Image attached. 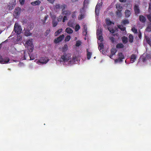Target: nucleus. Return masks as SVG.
Returning <instances> with one entry per match:
<instances>
[{"mask_svg": "<svg viewBox=\"0 0 151 151\" xmlns=\"http://www.w3.org/2000/svg\"><path fill=\"white\" fill-rule=\"evenodd\" d=\"M13 31L17 33V37L19 36L22 31L21 26L17 23H15Z\"/></svg>", "mask_w": 151, "mask_h": 151, "instance_id": "obj_1", "label": "nucleus"}, {"mask_svg": "<svg viewBox=\"0 0 151 151\" xmlns=\"http://www.w3.org/2000/svg\"><path fill=\"white\" fill-rule=\"evenodd\" d=\"M25 46L30 52H32L33 50V45L32 40H29L27 41L25 43Z\"/></svg>", "mask_w": 151, "mask_h": 151, "instance_id": "obj_2", "label": "nucleus"}, {"mask_svg": "<svg viewBox=\"0 0 151 151\" xmlns=\"http://www.w3.org/2000/svg\"><path fill=\"white\" fill-rule=\"evenodd\" d=\"M70 58V55L64 53L63 55H62L60 59V61L65 62H68Z\"/></svg>", "mask_w": 151, "mask_h": 151, "instance_id": "obj_3", "label": "nucleus"}, {"mask_svg": "<svg viewBox=\"0 0 151 151\" xmlns=\"http://www.w3.org/2000/svg\"><path fill=\"white\" fill-rule=\"evenodd\" d=\"M118 58L117 59H116L114 60L115 63L118 62H122L123 61V59L124 58V57L122 52H119L118 54Z\"/></svg>", "mask_w": 151, "mask_h": 151, "instance_id": "obj_4", "label": "nucleus"}, {"mask_svg": "<svg viewBox=\"0 0 151 151\" xmlns=\"http://www.w3.org/2000/svg\"><path fill=\"white\" fill-rule=\"evenodd\" d=\"M21 9L20 8L16 7L14 12L13 15L15 18H17L20 14Z\"/></svg>", "mask_w": 151, "mask_h": 151, "instance_id": "obj_5", "label": "nucleus"}, {"mask_svg": "<svg viewBox=\"0 0 151 151\" xmlns=\"http://www.w3.org/2000/svg\"><path fill=\"white\" fill-rule=\"evenodd\" d=\"M10 61V59L9 58L6 57L3 59L2 58V56L0 55V63L1 64H7Z\"/></svg>", "mask_w": 151, "mask_h": 151, "instance_id": "obj_6", "label": "nucleus"}, {"mask_svg": "<svg viewBox=\"0 0 151 151\" xmlns=\"http://www.w3.org/2000/svg\"><path fill=\"white\" fill-rule=\"evenodd\" d=\"M66 5H65V4H63L60 5V4H58L55 5V8H54V9H61L62 12L66 8Z\"/></svg>", "mask_w": 151, "mask_h": 151, "instance_id": "obj_7", "label": "nucleus"}, {"mask_svg": "<svg viewBox=\"0 0 151 151\" xmlns=\"http://www.w3.org/2000/svg\"><path fill=\"white\" fill-rule=\"evenodd\" d=\"M64 37V35L63 34L62 35L55 39L54 41V42L55 44H57L63 40Z\"/></svg>", "mask_w": 151, "mask_h": 151, "instance_id": "obj_8", "label": "nucleus"}, {"mask_svg": "<svg viewBox=\"0 0 151 151\" xmlns=\"http://www.w3.org/2000/svg\"><path fill=\"white\" fill-rule=\"evenodd\" d=\"M15 5L16 1L13 0L11 2L9 3V4L8 5L7 7L9 10H11L14 8Z\"/></svg>", "mask_w": 151, "mask_h": 151, "instance_id": "obj_9", "label": "nucleus"}, {"mask_svg": "<svg viewBox=\"0 0 151 151\" xmlns=\"http://www.w3.org/2000/svg\"><path fill=\"white\" fill-rule=\"evenodd\" d=\"M49 60V59H48L47 58L42 57L40 58L38 61L41 64H45L48 62Z\"/></svg>", "mask_w": 151, "mask_h": 151, "instance_id": "obj_10", "label": "nucleus"}, {"mask_svg": "<svg viewBox=\"0 0 151 151\" xmlns=\"http://www.w3.org/2000/svg\"><path fill=\"white\" fill-rule=\"evenodd\" d=\"M134 11L135 14L137 15L139 14L140 12V10L138 6L137 5H135L134 6Z\"/></svg>", "mask_w": 151, "mask_h": 151, "instance_id": "obj_11", "label": "nucleus"}, {"mask_svg": "<svg viewBox=\"0 0 151 151\" xmlns=\"http://www.w3.org/2000/svg\"><path fill=\"white\" fill-rule=\"evenodd\" d=\"M151 3L149 4V12L150 13V14L147 15V19L150 22H151V0H150Z\"/></svg>", "mask_w": 151, "mask_h": 151, "instance_id": "obj_12", "label": "nucleus"}, {"mask_svg": "<svg viewBox=\"0 0 151 151\" xmlns=\"http://www.w3.org/2000/svg\"><path fill=\"white\" fill-rule=\"evenodd\" d=\"M139 18L140 21L143 23H145L146 20V17L142 15H140Z\"/></svg>", "mask_w": 151, "mask_h": 151, "instance_id": "obj_13", "label": "nucleus"}, {"mask_svg": "<svg viewBox=\"0 0 151 151\" xmlns=\"http://www.w3.org/2000/svg\"><path fill=\"white\" fill-rule=\"evenodd\" d=\"M62 14L65 15V16H68L70 14L71 12L68 10H64L62 12Z\"/></svg>", "mask_w": 151, "mask_h": 151, "instance_id": "obj_14", "label": "nucleus"}, {"mask_svg": "<svg viewBox=\"0 0 151 151\" xmlns=\"http://www.w3.org/2000/svg\"><path fill=\"white\" fill-rule=\"evenodd\" d=\"M124 14H125V17L126 18H128L130 16L131 14V12L128 9H126L125 11V12H124Z\"/></svg>", "mask_w": 151, "mask_h": 151, "instance_id": "obj_15", "label": "nucleus"}, {"mask_svg": "<svg viewBox=\"0 0 151 151\" xmlns=\"http://www.w3.org/2000/svg\"><path fill=\"white\" fill-rule=\"evenodd\" d=\"M30 30L26 28V29L25 30V32H24V34L26 36H31L32 35V33L30 32Z\"/></svg>", "mask_w": 151, "mask_h": 151, "instance_id": "obj_16", "label": "nucleus"}, {"mask_svg": "<svg viewBox=\"0 0 151 151\" xmlns=\"http://www.w3.org/2000/svg\"><path fill=\"white\" fill-rule=\"evenodd\" d=\"M40 3L41 1H40L39 0H37L36 1L31 2V4L33 6H36L40 5Z\"/></svg>", "mask_w": 151, "mask_h": 151, "instance_id": "obj_17", "label": "nucleus"}, {"mask_svg": "<svg viewBox=\"0 0 151 151\" xmlns=\"http://www.w3.org/2000/svg\"><path fill=\"white\" fill-rule=\"evenodd\" d=\"M137 58V56L135 54H132L131 56L130 59L131 61H132V63H133L135 62V60Z\"/></svg>", "mask_w": 151, "mask_h": 151, "instance_id": "obj_18", "label": "nucleus"}, {"mask_svg": "<svg viewBox=\"0 0 151 151\" xmlns=\"http://www.w3.org/2000/svg\"><path fill=\"white\" fill-rule=\"evenodd\" d=\"M34 27V24L33 23H29L27 24V29L31 30Z\"/></svg>", "mask_w": 151, "mask_h": 151, "instance_id": "obj_19", "label": "nucleus"}, {"mask_svg": "<svg viewBox=\"0 0 151 151\" xmlns=\"http://www.w3.org/2000/svg\"><path fill=\"white\" fill-rule=\"evenodd\" d=\"M122 41L123 44H126L128 42V38L127 37L123 36L122 38Z\"/></svg>", "mask_w": 151, "mask_h": 151, "instance_id": "obj_20", "label": "nucleus"}, {"mask_svg": "<svg viewBox=\"0 0 151 151\" xmlns=\"http://www.w3.org/2000/svg\"><path fill=\"white\" fill-rule=\"evenodd\" d=\"M68 25L70 27H73L74 26V21L70 20L68 23Z\"/></svg>", "mask_w": 151, "mask_h": 151, "instance_id": "obj_21", "label": "nucleus"}, {"mask_svg": "<svg viewBox=\"0 0 151 151\" xmlns=\"http://www.w3.org/2000/svg\"><path fill=\"white\" fill-rule=\"evenodd\" d=\"M106 22L107 25L108 26L111 25V24H114V23L112 21H110V19L108 18H107L106 19Z\"/></svg>", "mask_w": 151, "mask_h": 151, "instance_id": "obj_22", "label": "nucleus"}, {"mask_svg": "<svg viewBox=\"0 0 151 151\" xmlns=\"http://www.w3.org/2000/svg\"><path fill=\"white\" fill-rule=\"evenodd\" d=\"M134 37L131 34L129 35L128 37L129 41L131 43H132L133 42Z\"/></svg>", "mask_w": 151, "mask_h": 151, "instance_id": "obj_23", "label": "nucleus"}, {"mask_svg": "<svg viewBox=\"0 0 151 151\" xmlns=\"http://www.w3.org/2000/svg\"><path fill=\"white\" fill-rule=\"evenodd\" d=\"M63 31V29L62 28L58 29L55 32V36H57L61 32H62Z\"/></svg>", "mask_w": 151, "mask_h": 151, "instance_id": "obj_24", "label": "nucleus"}, {"mask_svg": "<svg viewBox=\"0 0 151 151\" xmlns=\"http://www.w3.org/2000/svg\"><path fill=\"white\" fill-rule=\"evenodd\" d=\"M65 32L69 34H70L73 33V31L70 28H67L65 29Z\"/></svg>", "mask_w": 151, "mask_h": 151, "instance_id": "obj_25", "label": "nucleus"}, {"mask_svg": "<svg viewBox=\"0 0 151 151\" xmlns=\"http://www.w3.org/2000/svg\"><path fill=\"white\" fill-rule=\"evenodd\" d=\"M86 51H87V59L89 60L90 59L91 57L92 52H89L88 49L86 50Z\"/></svg>", "mask_w": 151, "mask_h": 151, "instance_id": "obj_26", "label": "nucleus"}, {"mask_svg": "<svg viewBox=\"0 0 151 151\" xmlns=\"http://www.w3.org/2000/svg\"><path fill=\"white\" fill-rule=\"evenodd\" d=\"M122 11H119V10H117L116 12V14L117 17L119 18H120L122 17Z\"/></svg>", "mask_w": 151, "mask_h": 151, "instance_id": "obj_27", "label": "nucleus"}, {"mask_svg": "<svg viewBox=\"0 0 151 151\" xmlns=\"http://www.w3.org/2000/svg\"><path fill=\"white\" fill-rule=\"evenodd\" d=\"M116 8L117 9V10L122 11V7L121 5L119 4H116Z\"/></svg>", "mask_w": 151, "mask_h": 151, "instance_id": "obj_28", "label": "nucleus"}, {"mask_svg": "<svg viewBox=\"0 0 151 151\" xmlns=\"http://www.w3.org/2000/svg\"><path fill=\"white\" fill-rule=\"evenodd\" d=\"M117 27L119 29L122 31H124L126 30V27H124L122 25H118Z\"/></svg>", "mask_w": 151, "mask_h": 151, "instance_id": "obj_29", "label": "nucleus"}, {"mask_svg": "<svg viewBox=\"0 0 151 151\" xmlns=\"http://www.w3.org/2000/svg\"><path fill=\"white\" fill-rule=\"evenodd\" d=\"M58 23V21H56V19L53 20L52 21V26L53 27H55Z\"/></svg>", "mask_w": 151, "mask_h": 151, "instance_id": "obj_30", "label": "nucleus"}, {"mask_svg": "<svg viewBox=\"0 0 151 151\" xmlns=\"http://www.w3.org/2000/svg\"><path fill=\"white\" fill-rule=\"evenodd\" d=\"M68 49V46L65 44L62 47V50L63 52H65Z\"/></svg>", "mask_w": 151, "mask_h": 151, "instance_id": "obj_31", "label": "nucleus"}, {"mask_svg": "<svg viewBox=\"0 0 151 151\" xmlns=\"http://www.w3.org/2000/svg\"><path fill=\"white\" fill-rule=\"evenodd\" d=\"M124 47L123 45L121 43H119L116 46V47L118 48H122Z\"/></svg>", "mask_w": 151, "mask_h": 151, "instance_id": "obj_32", "label": "nucleus"}, {"mask_svg": "<svg viewBox=\"0 0 151 151\" xmlns=\"http://www.w3.org/2000/svg\"><path fill=\"white\" fill-rule=\"evenodd\" d=\"M117 50L116 49L114 48H112L111 50V54L114 55L115 54Z\"/></svg>", "mask_w": 151, "mask_h": 151, "instance_id": "obj_33", "label": "nucleus"}, {"mask_svg": "<svg viewBox=\"0 0 151 151\" xmlns=\"http://www.w3.org/2000/svg\"><path fill=\"white\" fill-rule=\"evenodd\" d=\"M129 23V21L128 19H125L122 21V25H126Z\"/></svg>", "mask_w": 151, "mask_h": 151, "instance_id": "obj_34", "label": "nucleus"}, {"mask_svg": "<svg viewBox=\"0 0 151 151\" xmlns=\"http://www.w3.org/2000/svg\"><path fill=\"white\" fill-rule=\"evenodd\" d=\"M85 16V14H80L78 17V19L80 20L84 18Z\"/></svg>", "mask_w": 151, "mask_h": 151, "instance_id": "obj_35", "label": "nucleus"}, {"mask_svg": "<svg viewBox=\"0 0 151 151\" xmlns=\"http://www.w3.org/2000/svg\"><path fill=\"white\" fill-rule=\"evenodd\" d=\"M28 55L29 56L30 59L29 60H33L35 59V55L34 54L28 53Z\"/></svg>", "mask_w": 151, "mask_h": 151, "instance_id": "obj_36", "label": "nucleus"}, {"mask_svg": "<svg viewBox=\"0 0 151 151\" xmlns=\"http://www.w3.org/2000/svg\"><path fill=\"white\" fill-rule=\"evenodd\" d=\"M97 37L99 40L100 42H102L103 41V38L102 35H97Z\"/></svg>", "mask_w": 151, "mask_h": 151, "instance_id": "obj_37", "label": "nucleus"}, {"mask_svg": "<svg viewBox=\"0 0 151 151\" xmlns=\"http://www.w3.org/2000/svg\"><path fill=\"white\" fill-rule=\"evenodd\" d=\"M104 45L102 43H100L98 46V48L99 50H101L103 49Z\"/></svg>", "mask_w": 151, "mask_h": 151, "instance_id": "obj_38", "label": "nucleus"}, {"mask_svg": "<svg viewBox=\"0 0 151 151\" xmlns=\"http://www.w3.org/2000/svg\"><path fill=\"white\" fill-rule=\"evenodd\" d=\"M50 18L52 20L56 19V16L54 14H52L51 13H50Z\"/></svg>", "mask_w": 151, "mask_h": 151, "instance_id": "obj_39", "label": "nucleus"}, {"mask_svg": "<svg viewBox=\"0 0 151 151\" xmlns=\"http://www.w3.org/2000/svg\"><path fill=\"white\" fill-rule=\"evenodd\" d=\"M80 28V27L79 24H77L75 27V31L77 32Z\"/></svg>", "mask_w": 151, "mask_h": 151, "instance_id": "obj_40", "label": "nucleus"}, {"mask_svg": "<svg viewBox=\"0 0 151 151\" xmlns=\"http://www.w3.org/2000/svg\"><path fill=\"white\" fill-rule=\"evenodd\" d=\"M77 13L76 11H74L72 13V15H71V17L73 19H75L76 18V14Z\"/></svg>", "mask_w": 151, "mask_h": 151, "instance_id": "obj_41", "label": "nucleus"}, {"mask_svg": "<svg viewBox=\"0 0 151 151\" xmlns=\"http://www.w3.org/2000/svg\"><path fill=\"white\" fill-rule=\"evenodd\" d=\"M102 35V32L101 29H98L97 31V35Z\"/></svg>", "mask_w": 151, "mask_h": 151, "instance_id": "obj_42", "label": "nucleus"}, {"mask_svg": "<svg viewBox=\"0 0 151 151\" xmlns=\"http://www.w3.org/2000/svg\"><path fill=\"white\" fill-rule=\"evenodd\" d=\"M70 39V35H68L65 37V42H68L69 41Z\"/></svg>", "mask_w": 151, "mask_h": 151, "instance_id": "obj_43", "label": "nucleus"}, {"mask_svg": "<svg viewBox=\"0 0 151 151\" xmlns=\"http://www.w3.org/2000/svg\"><path fill=\"white\" fill-rule=\"evenodd\" d=\"M63 19V16L62 15H60L57 18V21L59 22H61Z\"/></svg>", "mask_w": 151, "mask_h": 151, "instance_id": "obj_44", "label": "nucleus"}, {"mask_svg": "<svg viewBox=\"0 0 151 151\" xmlns=\"http://www.w3.org/2000/svg\"><path fill=\"white\" fill-rule=\"evenodd\" d=\"M79 12L80 14H85V11L83 7L80 9Z\"/></svg>", "mask_w": 151, "mask_h": 151, "instance_id": "obj_45", "label": "nucleus"}, {"mask_svg": "<svg viewBox=\"0 0 151 151\" xmlns=\"http://www.w3.org/2000/svg\"><path fill=\"white\" fill-rule=\"evenodd\" d=\"M131 30L132 32L135 34L137 33V29L135 27H132L131 29Z\"/></svg>", "mask_w": 151, "mask_h": 151, "instance_id": "obj_46", "label": "nucleus"}, {"mask_svg": "<svg viewBox=\"0 0 151 151\" xmlns=\"http://www.w3.org/2000/svg\"><path fill=\"white\" fill-rule=\"evenodd\" d=\"M146 42L147 43L150 45V46H151V41L150 38H147L146 39Z\"/></svg>", "mask_w": 151, "mask_h": 151, "instance_id": "obj_47", "label": "nucleus"}, {"mask_svg": "<svg viewBox=\"0 0 151 151\" xmlns=\"http://www.w3.org/2000/svg\"><path fill=\"white\" fill-rule=\"evenodd\" d=\"M108 29L109 32L111 33H113L115 32V30L112 28H108Z\"/></svg>", "mask_w": 151, "mask_h": 151, "instance_id": "obj_48", "label": "nucleus"}, {"mask_svg": "<svg viewBox=\"0 0 151 151\" xmlns=\"http://www.w3.org/2000/svg\"><path fill=\"white\" fill-rule=\"evenodd\" d=\"M81 41H77V42H76V46L77 47H78L81 45Z\"/></svg>", "mask_w": 151, "mask_h": 151, "instance_id": "obj_49", "label": "nucleus"}, {"mask_svg": "<svg viewBox=\"0 0 151 151\" xmlns=\"http://www.w3.org/2000/svg\"><path fill=\"white\" fill-rule=\"evenodd\" d=\"M99 9H95V14L97 16H98L99 14Z\"/></svg>", "mask_w": 151, "mask_h": 151, "instance_id": "obj_50", "label": "nucleus"}, {"mask_svg": "<svg viewBox=\"0 0 151 151\" xmlns=\"http://www.w3.org/2000/svg\"><path fill=\"white\" fill-rule=\"evenodd\" d=\"M89 2V0H84L83 1V5H85L86 4H88Z\"/></svg>", "mask_w": 151, "mask_h": 151, "instance_id": "obj_51", "label": "nucleus"}, {"mask_svg": "<svg viewBox=\"0 0 151 151\" xmlns=\"http://www.w3.org/2000/svg\"><path fill=\"white\" fill-rule=\"evenodd\" d=\"M83 35L86 36L87 33V29H83Z\"/></svg>", "mask_w": 151, "mask_h": 151, "instance_id": "obj_52", "label": "nucleus"}, {"mask_svg": "<svg viewBox=\"0 0 151 151\" xmlns=\"http://www.w3.org/2000/svg\"><path fill=\"white\" fill-rule=\"evenodd\" d=\"M109 39L111 40L112 43H113L114 42L115 39L113 37H110Z\"/></svg>", "mask_w": 151, "mask_h": 151, "instance_id": "obj_53", "label": "nucleus"}, {"mask_svg": "<svg viewBox=\"0 0 151 151\" xmlns=\"http://www.w3.org/2000/svg\"><path fill=\"white\" fill-rule=\"evenodd\" d=\"M146 31L147 32H150L151 31V27H148L146 29Z\"/></svg>", "mask_w": 151, "mask_h": 151, "instance_id": "obj_54", "label": "nucleus"}, {"mask_svg": "<svg viewBox=\"0 0 151 151\" xmlns=\"http://www.w3.org/2000/svg\"><path fill=\"white\" fill-rule=\"evenodd\" d=\"M19 1L21 5H23L24 3L25 0H19Z\"/></svg>", "mask_w": 151, "mask_h": 151, "instance_id": "obj_55", "label": "nucleus"}, {"mask_svg": "<svg viewBox=\"0 0 151 151\" xmlns=\"http://www.w3.org/2000/svg\"><path fill=\"white\" fill-rule=\"evenodd\" d=\"M68 19L67 18V17L66 16H64L63 17V22H65V21L66 20H67Z\"/></svg>", "mask_w": 151, "mask_h": 151, "instance_id": "obj_56", "label": "nucleus"}, {"mask_svg": "<svg viewBox=\"0 0 151 151\" xmlns=\"http://www.w3.org/2000/svg\"><path fill=\"white\" fill-rule=\"evenodd\" d=\"M50 32V29H48L46 30V32H45L46 33V36H47L49 34Z\"/></svg>", "mask_w": 151, "mask_h": 151, "instance_id": "obj_57", "label": "nucleus"}, {"mask_svg": "<svg viewBox=\"0 0 151 151\" xmlns=\"http://www.w3.org/2000/svg\"><path fill=\"white\" fill-rule=\"evenodd\" d=\"M100 5L97 4L96 6L95 9H97L98 10H100Z\"/></svg>", "mask_w": 151, "mask_h": 151, "instance_id": "obj_58", "label": "nucleus"}, {"mask_svg": "<svg viewBox=\"0 0 151 151\" xmlns=\"http://www.w3.org/2000/svg\"><path fill=\"white\" fill-rule=\"evenodd\" d=\"M83 29H87V27L86 26V25H84L83 26Z\"/></svg>", "mask_w": 151, "mask_h": 151, "instance_id": "obj_59", "label": "nucleus"}, {"mask_svg": "<svg viewBox=\"0 0 151 151\" xmlns=\"http://www.w3.org/2000/svg\"><path fill=\"white\" fill-rule=\"evenodd\" d=\"M47 1H48L51 3H54L55 0H47Z\"/></svg>", "mask_w": 151, "mask_h": 151, "instance_id": "obj_60", "label": "nucleus"}, {"mask_svg": "<svg viewBox=\"0 0 151 151\" xmlns=\"http://www.w3.org/2000/svg\"><path fill=\"white\" fill-rule=\"evenodd\" d=\"M119 1L121 2H125L127 1V0H119Z\"/></svg>", "mask_w": 151, "mask_h": 151, "instance_id": "obj_61", "label": "nucleus"}, {"mask_svg": "<svg viewBox=\"0 0 151 151\" xmlns=\"http://www.w3.org/2000/svg\"><path fill=\"white\" fill-rule=\"evenodd\" d=\"M138 36V37H139V38H141V37L142 36V34H141V32H140L139 33V34Z\"/></svg>", "mask_w": 151, "mask_h": 151, "instance_id": "obj_62", "label": "nucleus"}, {"mask_svg": "<svg viewBox=\"0 0 151 151\" xmlns=\"http://www.w3.org/2000/svg\"><path fill=\"white\" fill-rule=\"evenodd\" d=\"M25 54H26V52H25V51H24V59L26 60V57Z\"/></svg>", "mask_w": 151, "mask_h": 151, "instance_id": "obj_63", "label": "nucleus"}, {"mask_svg": "<svg viewBox=\"0 0 151 151\" xmlns=\"http://www.w3.org/2000/svg\"><path fill=\"white\" fill-rule=\"evenodd\" d=\"M48 18V15H46L45 17V21Z\"/></svg>", "mask_w": 151, "mask_h": 151, "instance_id": "obj_64", "label": "nucleus"}]
</instances>
